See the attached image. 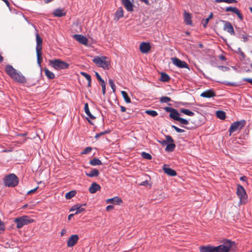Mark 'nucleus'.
Instances as JSON below:
<instances>
[{"label": "nucleus", "mask_w": 252, "mask_h": 252, "mask_svg": "<svg viewBox=\"0 0 252 252\" xmlns=\"http://www.w3.org/2000/svg\"><path fill=\"white\" fill-rule=\"evenodd\" d=\"M37 59L38 63L40 65L42 61V52L40 51L36 52Z\"/></svg>", "instance_id": "obj_38"}, {"label": "nucleus", "mask_w": 252, "mask_h": 252, "mask_svg": "<svg viewBox=\"0 0 252 252\" xmlns=\"http://www.w3.org/2000/svg\"><path fill=\"white\" fill-rule=\"evenodd\" d=\"M244 81H246L252 85V79L251 78H245L244 79Z\"/></svg>", "instance_id": "obj_55"}, {"label": "nucleus", "mask_w": 252, "mask_h": 252, "mask_svg": "<svg viewBox=\"0 0 252 252\" xmlns=\"http://www.w3.org/2000/svg\"><path fill=\"white\" fill-rule=\"evenodd\" d=\"M180 112L185 115L189 116H193L194 115V113L193 112L187 109L182 108L180 109Z\"/></svg>", "instance_id": "obj_31"}, {"label": "nucleus", "mask_w": 252, "mask_h": 252, "mask_svg": "<svg viewBox=\"0 0 252 252\" xmlns=\"http://www.w3.org/2000/svg\"><path fill=\"white\" fill-rule=\"evenodd\" d=\"M89 163L93 166L100 165L102 164L100 160L95 158L90 160Z\"/></svg>", "instance_id": "obj_27"}, {"label": "nucleus", "mask_w": 252, "mask_h": 252, "mask_svg": "<svg viewBox=\"0 0 252 252\" xmlns=\"http://www.w3.org/2000/svg\"><path fill=\"white\" fill-rule=\"evenodd\" d=\"M223 22L224 23L223 30L227 31L231 35H234V30L231 24L225 21H223Z\"/></svg>", "instance_id": "obj_11"}, {"label": "nucleus", "mask_w": 252, "mask_h": 252, "mask_svg": "<svg viewBox=\"0 0 252 252\" xmlns=\"http://www.w3.org/2000/svg\"><path fill=\"white\" fill-rule=\"evenodd\" d=\"M216 115L220 120H224L225 118V113L223 111H217Z\"/></svg>", "instance_id": "obj_32"}, {"label": "nucleus", "mask_w": 252, "mask_h": 252, "mask_svg": "<svg viewBox=\"0 0 252 252\" xmlns=\"http://www.w3.org/2000/svg\"><path fill=\"white\" fill-rule=\"evenodd\" d=\"M95 74L97 79L98 80V81H99L101 83V84L105 83L104 80L101 77V76H100L98 72H95Z\"/></svg>", "instance_id": "obj_44"}, {"label": "nucleus", "mask_w": 252, "mask_h": 252, "mask_svg": "<svg viewBox=\"0 0 252 252\" xmlns=\"http://www.w3.org/2000/svg\"><path fill=\"white\" fill-rule=\"evenodd\" d=\"M114 209V206H107L106 211H110Z\"/></svg>", "instance_id": "obj_54"}, {"label": "nucleus", "mask_w": 252, "mask_h": 252, "mask_svg": "<svg viewBox=\"0 0 252 252\" xmlns=\"http://www.w3.org/2000/svg\"><path fill=\"white\" fill-rule=\"evenodd\" d=\"M148 184V181H144L143 182H142L140 185L141 186H146Z\"/></svg>", "instance_id": "obj_57"}, {"label": "nucleus", "mask_w": 252, "mask_h": 252, "mask_svg": "<svg viewBox=\"0 0 252 252\" xmlns=\"http://www.w3.org/2000/svg\"><path fill=\"white\" fill-rule=\"evenodd\" d=\"M150 44L148 42H142L139 46L140 52L144 54L148 53L151 50Z\"/></svg>", "instance_id": "obj_10"}, {"label": "nucleus", "mask_w": 252, "mask_h": 252, "mask_svg": "<svg viewBox=\"0 0 252 252\" xmlns=\"http://www.w3.org/2000/svg\"><path fill=\"white\" fill-rule=\"evenodd\" d=\"M145 113L152 117H156L158 115L157 112L155 110H148L145 111Z\"/></svg>", "instance_id": "obj_35"}, {"label": "nucleus", "mask_w": 252, "mask_h": 252, "mask_svg": "<svg viewBox=\"0 0 252 252\" xmlns=\"http://www.w3.org/2000/svg\"><path fill=\"white\" fill-rule=\"evenodd\" d=\"M234 13L238 16L239 19L241 21L243 20V16L238 8L237 9L236 11H235Z\"/></svg>", "instance_id": "obj_41"}, {"label": "nucleus", "mask_w": 252, "mask_h": 252, "mask_svg": "<svg viewBox=\"0 0 252 252\" xmlns=\"http://www.w3.org/2000/svg\"><path fill=\"white\" fill-rule=\"evenodd\" d=\"M176 145L174 143H171L167 145L165 148V151L167 152H172L174 150Z\"/></svg>", "instance_id": "obj_33"}, {"label": "nucleus", "mask_w": 252, "mask_h": 252, "mask_svg": "<svg viewBox=\"0 0 252 252\" xmlns=\"http://www.w3.org/2000/svg\"><path fill=\"white\" fill-rule=\"evenodd\" d=\"M79 237L76 234L72 235L67 241V245L68 247L74 246L78 242Z\"/></svg>", "instance_id": "obj_12"}, {"label": "nucleus", "mask_w": 252, "mask_h": 252, "mask_svg": "<svg viewBox=\"0 0 252 252\" xmlns=\"http://www.w3.org/2000/svg\"><path fill=\"white\" fill-rule=\"evenodd\" d=\"M74 39L78 41L79 43L84 45H87L88 40L87 38L81 34H74L73 35Z\"/></svg>", "instance_id": "obj_14"}, {"label": "nucleus", "mask_w": 252, "mask_h": 252, "mask_svg": "<svg viewBox=\"0 0 252 252\" xmlns=\"http://www.w3.org/2000/svg\"><path fill=\"white\" fill-rule=\"evenodd\" d=\"M120 108H121V111L122 112H124L126 111V108L124 106H120Z\"/></svg>", "instance_id": "obj_61"}, {"label": "nucleus", "mask_w": 252, "mask_h": 252, "mask_svg": "<svg viewBox=\"0 0 252 252\" xmlns=\"http://www.w3.org/2000/svg\"><path fill=\"white\" fill-rule=\"evenodd\" d=\"M105 202L107 204H112L113 205H118L123 203L122 199L118 196L107 199L106 200Z\"/></svg>", "instance_id": "obj_13"}, {"label": "nucleus", "mask_w": 252, "mask_h": 252, "mask_svg": "<svg viewBox=\"0 0 252 252\" xmlns=\"http://www.w3.org/2000/svg\"><path fill=\"white\" fill-rule=\"evenodd\" d=\"M100 186L95 182H94L92 184L89 189V190L91 193H94L100 189Z\"/></svg>", "instance_id": "obj_18"}, {"label": "nucleus", "mask_w": 252, "mask_h": 252, "mask_svg": "<svg viewBox=\"0 0 252 252\" xmlns=\"http://www.w3.org/2000/svg\"><path fill=\"white\" fill-rule=\"evenodd\" d=\"M234 242L225 239L223 241V244L217 247L210 245L203 246L200 247V252H228L232 247Z\"/></svg>", "instance_id": "obj_1"}, {"label": "nucleus", "mask_w": 252, "mask_h": 252, "mask_svg": "<svg viewBox=\"0 0 252 252\" xmlns=\"http://www.w3.org/2000/svg\"><path fill=\"white\" fill-rule=\"evenodd\" d=\"M171 101V98L168 96H162L160 98V102L161 103H167Z\"/></svg>", "instance_id": "obj_37"}, {"label": "nucleus", "mask_w": 252, "mask_h": 252, "mask_svg": "<svg viewBox=\"0 0 252 252\" xmlns=\"http://www.w3.org/2000/svg\"><path fill=\"white\" fill-rule=\"evenodd\" d=\"M75 213L74 214H70L68 216V220H71V218L73 217L74 216Z\"/></svg>", "instance_id": "obj_64"}, {"label": "nucleus", "mask_w": 252, "mask_h": 252, "mask_svg": "<svg viewBox=\"0 0 252 252\" xmlns=\"http://www.w3.org/2000/svg\"><path fill=\"white\" fill-rule=\"evenodd\" d=\"M37 188H38V187H36V188H35L33 189H31V190H29V191H28L27 194H29L34 193L35 192V191L36 190V189H37Z\"/></svg>", "instance_id": "obj_53"}, {"label": "nucleus", "mask_w": 252, "mask_h": 252, "mask_svg": "<svg viewBox=\"0 0 252 252\" xmlns=\"http://www.w3.org/2000/svg\"><path fill=\"white\" fill-rule=\"evenodd\" d=\"M92 148L91 147H86L82 152V154H88L91 152Z\"/></svg>", "instance_id": "obj_43"}, {"label": "nucleus", "mask_w": 252, "mask_h": 252, "mask_svg": "<svg viewBox=\"0 0 252 252\" xmlns=\"http://www.w3.org/2000/svg\"><path fill=\"white\" fill-rule=\"evenodd\" d=\"M76 191L75 190L70 191L69 192H67L65 194V198L66 199H69L74 196L76 194Z\"/></svg>", "instance_id": "obj_34"}, {"label": "nucleus", "mask_w": 252, "mask_h": 252, "mask_svg": "<svg viewBox=\"0 0 252 252\" xmlns=\"http://www.w3.org/2000/svg\"><path fill=\"white\" fill-rule=\"evenodd\" d=\"M141 156L143 158L147 159H151L152 158V156L150 154L144 152L141 153Z\"/></svg>", "instance_id": "obj_39"}, {"label": "nucleus", "mask_w": 252, "mask_h": 252, "mask_svg": "<svg viewBox=\"0 0 252 252\" xmlns=\"http://www.w3.org/2000/svg\"><path fill=\"white\" fill-rule=\"evenodd\" d=\"M169 76L164 72H161L160 75V80L162 82H168L170 80Z\"/></svg>", "instance_id": "obj_29"}, {"label": "nucleus", "mask_w": 252, "mask_h": 252, "mask_svg": "<svg viewBox=\"0 0 252 252\" xmlns=\"http://www.w3.org/2000/svg\"><path fill=\"white\" fill-rule=\"evenodd\" d=\"M50 63L56 69H66L69 66V64L60 59L50 60Z\"/></svg>", "instance_id": "obj_6"}, {"label": "nucleus", "mask_w": 252, "mask_h": 252, "mask_svg": "<svg viewBox=\"0 0 252 252\" xmlns=\"http://www.w3.org/2000/svg\"><path fill=\"white\" fill-rule=\"evenodd\" d=\"M124 16V12L122 7H119L116 11L115 15L114 20L118 21L121 18Z\"/></svg>", "instance_id": "obj_21"}, {"label": "nucleus", "mask_w": 252, "mask_h": 252, "mask_svg": "<svg viewBox=\"0 0 252 252\" xmlns=\"http://www.w3.org/2000/svg\"><path fill=\"white\" fill-rule=\"evenodd\" d=\"M123 4L126 7L128 11H133V5L131 2L130 0H121Z\"/></svg>", "instance_id": "obj_16"}, {"label": "nucleus", "mask_w": 252, "mask_h": 252, "mask_svg": "<svg viewBox=\"0 0 252 252\" xmlns=\"http://www.w3.org/2000/svg\"><path fill=\"white\" fill-rule=\"evenodd\" d=\"M103 135V133H102V132H100V133H99L96 134L95 135V138L96 139H98V138H99V137H100V136H101V135Z\"/></svg>", "instance_id": "obj_56"}, {"label": "nucleus", "mask_w": 252, "mask_h": 252, "mask_svg": "<svg viewBox=\"0 0 252 252\" xmlns=\"http://www.w3.org/2000/svg\"><path fill=\"white\" fill-rule=\"evenodd\" d=\"M200 96L205 98H211L216 96V93L213 90H207L202 92Z\"/></svg>", "instance_id": "obj_15"}, {"label": "nucleus", "mask_w": 252, "mask_h": 252, "mask_svg": "<svg viewBox=\"0 0 252 252\" xmlns=\"http://www.w3.org/2000/svg\"><path fill=\"white\" fill-rule=\"evenodd\" d=\"M238 50L239 51L240 55L242 56V57L243 59H245L246 57V55L244 54V53L242 51L241 49L240 48H238Z\"/></svg>", "instance_id": "obj_52"}, {"label": "nucleus", "mask_w": 252, "mask_h": 252, "mask_svg": "<svg viewBox=\"0 0 252 252\" xmlns=\"http://www.w3.org/2000/svg\"><path fill=\"white\" fill-rule=\"evenodd\" d=\"M121 94H122L124 99H125V101L126 103H129L131 102L130 98L128 96V94L126 92L123 91L121 92Z\"/></svg>", "instance_id": "obj_30"}, {"label": "nucleus", "mask_w": 252, "mask_h": 252, "mask_svg": "<svg viewBox=\"0 0 252 252\" xmlns=\"http://www.w3.org/2000/svg\"><path fill=\"white\" fill-rule=\"evenodd\" d=\"M246 124V122L244 120L232 123L229 129V135L230 136L232 133L238 130H241L245 126Z\"/></svg>", "instance_id": "obj_7"}, {"label": "nucleus", "mask_w": 252, "mask_h": 252, "mask_svg": "<svg viewBox=\"0 0 252 252\" xmlns=\"http://www.w3.org/2000/svg\"><path fill=\"white\" fill-rule=\"evenodd\" d=\"M165 138H166L165 141H166V144H167L168 143H170H170L174 142V140H173V138L170 135H166Z\"/></svg>", "instance_id": "obj_47"}, {"label": "nucleus", "mask_w": 252, "mask_h": 252, "mask_svg": "<svg viewBox=\"0 0 252 252\" xmlns=\"http://www.w3.org/2000/svg\"><path fill=\"white\" fill-rule=\"evenodd\" d=\"M177 121L179 122L181 124H183V125H187L189 124V122L188 120L185 119H183L182 118H181L180 117L178 120H177Z\"/></svg>", "instance_id": "obj_40"}, {"label": "nucleus", "mask_w": 252, "mask_h": 252, "mask_svg": "<svg viewBox=\"0 0 252 252\" xmlns=\"http://www.w3.org/2000/svg\"><path fill=\"white\" fill-rule=\"evenodd\" d=\"M109 84H110L112 89L113 90V92H115L116 91V86L113 81L112 79L109 80Z\"/></svg>", "instance_id": "obj_46"}, {"label": "nucleus", "mask_w": 252, "mask_h": 252, "mask_svg": "<svg viewBox=\"0 0 252 252\" xmlns=\"http://www.w3.org/2000/svg\"><path fill=\"white\" fill-rule=\"evenodd\" d=\"M84 110L86 113V114L92 119H94L95 117L90 112L89 108V105L87 103H86L85 104L84 106Z\"/></svg>", "instance_id": "obj_26"}, {"label": "nucleus", "mask_w": 252, "mask_h": 252, "mask_svg": "<svg viewBox=\"0 0 252 252\" xmlns=\"http://www.w3.org/2000/svg\"><path fill=\"white\" fill-rule=\"evenodd\" d=\"M93 62L98 67H101L104 69H108L110 65L108 58L106 57L96 56L93 59Z\"/></svg>", "instance_id": "obj_3"}, {"label": "nucleus", "mask_w": 252, "mask_h": 252, "mask_svg": "<svg viewBox=\"0 0 252 252\" xmlns=\"http://www.w3.org/2000/svg\"><path fill=\"white\" fill-rule=\"evenodd\" d=\"M55 17H61L66 15V12H64L63 9L58 8L55 10L53 13Z\"/></svg>", "instance_id": "obj_20"}, {"label": "nucleus", "mask_w": 252, "mask_h": 252, "mask_svg": "<svg viewBox=\"0 0 252 252\" xmlns=\"http://www.w3.org/2000/svg\"><path fill=\"white\" fill-rule=\"evenodd\" d=\"M172 61L173 63L179 68H188V64L185 61H181L177 58H172Z\"/></svg>", "instance_id": "obj_9"}, {"label": "nucleus", "mask_w": 252, "mask_h": 252, "mask_svg": "<svg viewBox=\"0 0 252 252\" xmlns=\"http://www.w3.org/2000/svg\"><path fill=\"white\" fill-rule=\"evenodd\" d=\"M2 0L5 3V4H6V5L7 6H9L10 3L7 0Z\"/></svg>", "instance_id": "obj_63"}, {"label": "nucleus", "mask_w": 252, "mask_h": 252, "mask_svg": "<svg viewBox=\"0 0 252 252\" xmlns=\"http://www.w3.org/2000/svg\"><path fill=\"white\" fill-rule=\"evenodd\" d=\"M247 179V178L245 176L241 177L240 178V180H241L242 181H246Z\"/></svg>", "instance_id": "obj_60"}, {"label": "nucleus", "mask_w": 252, "mask_h": 252, "mask_svg": "<svg viewBox=\"0 0 252 252\" xmlns=\"http://www.w3.org/2000/svg\"><path fill=\"white\" fill-rule=\"evenodd\" d=\"M141 1L144 2L146 5H150V3L148 0H141Z\"/></svg>", "instance_id": "obj_58"}, {"label": "nucleus", "mask_w": 252, "mask_h": 252, "mask_svg": "<svg viewBox=\"0 0 252 252\" xmlns=\"http://www.w3.org/2000/svg\"><path fill=\"white\" fill-rule=\"evenodd\" d=\"M3 182L5 186L14 187L18 185L19 179L14 174H10L4 178Z\"/></svg>", "instance_id": "obj_4"}, {"label": "nucleus", "mask_w": 252, "mask_h": 252, "mask_svg": "<svg viewBox=\"0 0 252 252\" xmlns=\"http://www.w3.org/2000/svg\"><path fill=\"white\" fill-rule=\"evenodd\" d=\"M184 21L188 25H192L191 15L186 11L184 12Z\"/></svg>", "instance_id": "obj_22"}, {"label": "nucleus", "mask_w": 252, "mask_h": 252, "mask_svg": "<svg viewBox=\"0 0 252 252\" xmlns=\"http://www.w3.org/2000/svg\"><path fill=\"white\" fill-rule=\"evenodd\" d=\"M66 233V230L65 229H62L61 232V236H63Z\"/></svg>", "instance_id": "obj_59"}, {"label": "nucleus", "mask_w": 252, "mask_h": 252, "mask_svg": "<svg viewBox=\"0 0 252 252\" xmlns=\"http://www.w3.org/2000/svg\"><path fill=\"white\" fill-rule=\"evenodd\" d=\"M209 19L206 18V19H203L202 21V25L204 27V28H206L207 25L209 22Z\"/></svg>", "instance_id": "obj_49"}, {"label": "nucleus", "mask_w": 252, "mask_h": 252, "mask_svg": "<svg viewBox=\"0 0 252 252\" xmlns=\"http://www.w3.org/2000/svg\"><path fill=\"white\" fill-rule=\"evenodd\" d=\"M101 86L102 87V92L103 95L105 94L106 92V85L105 83L101 84Z\"/></svg>", "instance_id": "obj_50"}, {"label": "nucleus", "mask_w": 252, "mask_h": 252, "mask_svg": "<svg viewBox=\"0 0 252 252\" xmlns=\"http://www.w3.org/2000/svg\"><path fill=\"white\" fill-rule=\"evenodd\" d=\"M44 71L45 72V75L49 78V79H53L55 78L54 74L48 70L47 68H45L44 69Z\"/></svg>", "instance_id": "obj_28"}, {"label": "nucleus", "mask_w": 252, "mask_h": 252, "mask_svg": "<svg viewBox=\"0 0 252 252\" xmlns=\"http://www.w3.org/2000/svg\"><path fill=\"white\" fill-rule=\"evenodd\" d=\"M172 127H173L178 133H182L185 132L184 129L179 128L175 126H172Z\"/></svg>", "instance_id": "obj_48"}, {"label": "nucleus", "mask_w": 252, "mask_h": 252, "mask_svg": "<svg viewBox=\"0 0 252 252\" xmlns=\"http://www.w3.org/2000/svg\"><path fill=\"white\" fill-rule=\"evenodd\" d=\"M78 206H74V207H75V208L73 207L70 209L69 211L70 212L76 211L75 214H78L83 212L85 210V209L81 207L82 206H79V207Z\"/></svg>", "instance_id": "obj_25"}, {"label": "nucleus", "mask_w": 252, "mask_h": 252, "mask_svg": "<svg viewBox=\"0 0 252 252\" xmlns=\"http://www.w3.org/2000/svg\"><path fill=\"white\" fill-rule=\"evenodd\" d=\"M36 52L40 51L41 52L42 47V39L39 36V35L37 33L36 34Z\"/></svg>", "instance_id": "obj_17"}, {"label": "nucleus", "mask_w": 252, "mask_h": 252, "mask_svg": "<svg viewBox=\"0 0 252 252\" xmlns=\"http://www.w3.org/2000/svg\"><path fill=\"white\" fill-rule=\"evenodd\" d=\"M99 174L98 170L96 169H93L90 172L87 173L86 172V175L87 176L91 178L97 177L98 176Z\"/></svg>", "instance_id": "obj_23"}, {"label": "nucleus", "mask_w": 252, "mask_h": 252, "mask_svg": "<svg viewBox=\"0 0 252 252\" xmlns=\"http://www.w3.org/2000/svg\"><path fill=\"white\" fill-rule=\"evenodd\" d=\"M33 220L27 216H23L15 219L14 222L16 223L17 228H21L24 225L33 222Z\"/></svg>", "instance_id": "obj_5"}, {"label": "nucleus", "mask_w": 252, "mask_h": 252, "mask_svg": "<svg viewBox=\"0 0 252 252\" xmlns=\"http://www.w3.org/2000/svg\"><path fill=\"white\" fill-rule=\"evenodd\" d=\"M6 73L15 81L24 84L27 82L26 78L20 72L17 71L10 64L6 65L5 68Z\"/></svg>", "instance_id": "obj_2"}, {"label": "nucleus", "mask_w": 252, "mask_h": 252, "mask_svg": "<svg viewBox=\"0 0 252 252\" xmlns=\"http://www.w3.org/2000/svg\"><path fill=\"white\" fill-rule=\"evenodd\" d=\"M158 142L159 143H160L161 144L163 145L165 144H166L165 140H161H161H158Z\"/></svg>", "instance_id": "obj_62"}, {"label": "nucleus", "mask_w": 252, "mask_h": 252, "mask_svg": "<svg viewBox=\"0 0 252 252\" xmlns=\"http://www.w3.org/2000/svg\"><path fill=\"white\" fill-rule=\"evenodd\" d=\"M164 110L167 112H170V113H171L173 110H174V108L170 107H166L164 108Z\"/></svg>", "instance_id": "obj_51"}, {"label": "nucleus", "mask_w": 252, "mask_h": 252, "mask_svg": "<svg viewBox=\"0 0 252 252\" xmlns=\"http://www.w3.org/2000/svg\"><path fill=\"white\" fill-rule=\"evenodd\" d=\"M163 170L165 173L170 176H175L177 175V173L175 170L166 167L165 165H164L163 167Z\"/></svg>", "instance_id": "obj_19"}, {"label": "nucleus", "mask_w": 252, "mask_h": 252, "mask_svg": "<svg viewBox=\"0 0 252 252\" xmlns=\"http://www.w3.org/2000/svg\"><path fill=\"white\" fill-rule=\"evenodd\" d=\"M179 116H180L179 113L175 109H174V110H173L172 113H170V114H169L170 118L175 120V121H177L178 120V119L180 118Z\"/></svg>", "instance_id": "obj_24"}, {"label": "nucleus", "mask_w": 252, "mask_h": 252, "mask_svg": "<svg viewBox=\"0 0 252 252\" xmlns=\"http://www.w3.org/2000/svg\"><path fill=\"white\" fill-rule=\"evenodd\" d=\"M81 74L87 80L88 82L91 81V77L90 75L84 72H81Z\"/></svg>", "instance_id": "obj_45"}, {"label": "nucleus", "mask_w": 252, "mask_h": 252, "mask_svg": "<svg viewBox=\"0 0 252 252\" xmlns=\"http://www.w3.org/2000/svg\"><path fill=\"white\" fill-rule=\"evenodd\" d=\"M215 1L216 2L218 3L224 2L229 4L237 2V1L236 0H216Z\"/></svg>", "instance_id": "obj_36"}, {"label": "nucleus", "mask_w": 252, "mask_h": 252, "mask_svg": "<svg viewBox=\"0 0 252 252\" xmlns=\"http://www.w3.org/2000/svg\"><path fill=\"white\" fill-rule=\"evenodd\" d=\"M237 8L236 7H227L225 9V11L226 12H229L231 11L233 12V13H235V11H236Z\"/></svg>", "instance_id": "obj_42"}, {"label": "nucleus", "mask_w": 252, "mask_h": 252, "mask_svg": "<svg viewBox=\"0 0 252 252\" xmlns=\"http://www.w3.org/2000/svg\"><path fill=\"white\" fill-rule=\"evenodd\" d=\"M237 193L239 197L241 204H246L247 195L244 188L240 185L237 186Z\"/></svg>", "instance_id": "obj_8"}]
</instances>
